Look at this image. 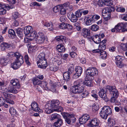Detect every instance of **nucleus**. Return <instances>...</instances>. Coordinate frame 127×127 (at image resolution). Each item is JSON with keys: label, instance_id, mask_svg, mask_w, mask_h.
<instances>
[{"label": "nucleus", "instance_id": "56", "mask_svg": "<svg viewBox=\"0 0 127 127\" xmlns=\"http://www.w3.org/2000/svg\"><path fill=\"white\" fill-rule=\"evenodd\" d=\"M116 10L118 12H124L125 11V8L122 7H118L116 9Z\"/></svg>", "mask_w": 127, "mask_h": 127}, {"label": "nucleus", "instance_id": "4", "mask_svg": "<svg viewBox=\"0 0 127 127\" xmlns=\"http://www.w3.org/2000/svg\"><path fill=\"white\" fill-rule=\"evenodd\" d=\"M85 73L87 75L86 76H89V77H90V80H93L94 76L97 75L98 71L96 68L91 67L87 69L86 70Z\"/></svg>", "mask_w": 127, "mask_h": 127}, {"label": "nucleus", "instance_id": "52", "mask_svg": "<svg viewBox=\"0 0 127 127\" xmlns=\"http://www.w3.org/2000/svg\"><path fill=\"white\" fill-rule=\"evenodd\" d=\"M16 111L13 107H11L9 109V112L11 115H15L16 114Z\"/></svg>", "mask_w": 127, "mask_h": 127}, {"label": "nucleus", "instance_id": "31", "mask_svg": "<svg viewBox=\"0 0 127 127\" xmlns=\"http://www.w3.org/2000/svg\"><path fill=\"white\" fill-rule=\"evenodd\" d=\"M48 83L46 81L41 82L40 86L44 90H49L50 89L47 86Z\"/></svg>", "mask_w": 127, "mask_h": 127}, {"label": "nucleus", "instance_id": "57", "mask_svg": "<svg viewBox=\"0 0 127 127\" xmlns=\"http://www.w3.org/2000/svg\"><path fill=\"white\" fill-rule=\"evenodd\" d=\"M118 27V24L115 27V28L112 29L111 30L112 32H119V29L117 28V27Z\"/></svg>", "mask_w": 127, "mask_h": 127}, {"label": "nucleus", "instance_id": "44", "mask_svg": "<svg viewBox=\"0 0 127 127\" xmlns=\"http://www.w3.org/2000/svg\"><path fill=\"white\" fill-rule=\"evenodd\" d=\"M33 83L34 85H40L41 83V81L37 79H34L33 80Z\"/></svg>", "mask_w": 127, "mask_h": 127}, {"label": "nucleus", "instance_id": "24", "mask_svg": "<svg viewBox=\"0 0 127 127\" xmlns=\"http://www.w3.org/2000/svg\"><path fill=\"white\" fill-rule=\"evenodd\" d=\"M99 123V120L96 118L92 119L90 123L92 127L96 126L98 125Z\"/></svg>", "mask_w": 127, "mask_h": 127}, {"label": "nucleus", "instance_id": "58", "mask_svg": "<svg viewBox=\"0 0 127 127\" xmlns=\"http://www.w3.org/2000/svg\"><path fill=\"white\" fill-rule=\"evenodd\" d=\"M4 7H2L0 9V15H4L6 12V10L4 8Z\"/></svg>", "mask_w": 127, "mask_h": 127}, {"label": "nucleus", "instance_id": "63", "mask_svg": "<svg viewBox=\"0 0 127 127\" xmlns=\"http://www.w3.org/2000/svg\"><path fill=\"white\" fill-rule=\"evenodd\" d=\"M116 64L118 67L122 68L123 66V65L122 62H116Z\"/></svg>", "mask_w": 127, "mask_h": 127}, {"label": "nucleus", "instance_id": "25", "mask_svg": "<svg viewBox=\"0 0 127 127\" xmlns=\"http://www.w3.org/2000/svg\"><path fill=\"white\" fill-rule=\"evenodd\" d=\"M96 43L98 44L100 42L101 39L98 34H96L92 36L91 39Z\"/></svg>", "mask_w": 127, "mask_h": 127}, {"label": "nucleus", "instance_id": "23", "mask_svg": "<svg viewBox=\"0 0 127 127\" xmlns=\"http://www.w3.org/2000/svg\"><path fill=\"white\" fill-rule=\"evenodd\" d=\"M90 77L89 76H86L84 81V85L89 87H91L92 86V81L93 80H90Z\"/></svg>", "mask_w": 127, "mask_h": 127}, {"label": "nucleus", "instance_id": "18", "mask_svg": "<svg viewBox=\"0 0 127 127\" xmlns=\"http://www.w3.org/2000/svg\"><path fill=\"white\" fill-rule=\"evenodd\" d=\"M84 81L82 79H79L75 81L73 83V86H84Z\"/></svg>", "mask_w": 127, "mask_h": 127}, {"label": "nucleus", "instance_id": "43", "mask_svg": "<svg viewBox=\"0 0 127 127\" xmlns=\"http://www.w3.org/2000/svg\"><path fill=\"white\" fill-rule=\"evenodd\" d=\"M0 7H4V8L8 10H9L10 8H13L11 7L10 6L8 5L7 4H2V3H0Z\"/></svg>", "mask_w": 127, "mask_h": 127}, {"label": "nucleus", "instance_id": "2", "mask_svg": "<svg viewBox=\"0 0 127 127\" xmlns=\"http://www.w3.org/2000/svg\"><path fill=\"white\" fill-rule=\"evenodd\" d=\"M61 114L65 119L66 123L67 124L72 125L75 122L76 119L73 114L66 112H62Z\"/></svg>", "mask_w": 127, "mask_h": 127}, {"label": "nucleus", "instance_id": "45", "mask_svg": "<svg viewBox=\"0 0 127 127\" xmlns=\"http://www.w3.org/2000/svg\"><path fill=\"white\" fill-rule=\"evenodd\" d=\"M67 25V23L63 22L62 23L60 24L59 25V27L61 29H65L66 28Z\"/></svg>", "mask_w": 127, "mask_h": 127}, {"label": "nucleus", "instance_id": "14", "mask_svg": "<svg viewBox=\"0 0 127 127\" xmlns=\"http://www.w3.org/2000/svg\"><path fill=\"white\" fill-rule=\"evenodd\" d=\"M82 35L85 38L91 39L92 37V35L90 32L89 30L86 28H83L82 30Z\"/></svg>", "mask_w": 127, "mask_h": 127}, {"label": "nucleus", "instance_id": "21", "mask_svg": "<svg viewBox=\"0 0 127 127\" xmlns=\"http://www.w3.org/2000/svg\"><path fill=\"white\" fill-rule=\"evenodd\" d=\"M10 44L8 43L3 42L0 45V49L2 51H5L10 47Z\"/></svg>", "mask_w": 127, "mask_h": 127}, {"label": "nucleus", "instance_id": "20", "mask_svg": "<svg viewBox=\"0 0 127 127\" xmlns=\"http://www.w3.org/2000/svg\"><path fill=\"white\" fill-rule=\"evenodd\" d=\"M43 23L42 24L43 25L46 27L47 28L50 30L51 31L53 29L54 26L52 22H49L45 21L43 22Z\"/></svg>", "mask_w": 127, "mask_h": 127}, {"label": "nucleus", "instance_id": "30", "mask_svg": "<svg viewBox=\"0 0 127 127\" xmlns=\"http://www.w3.org/2000/svg\"><path fill=\"white\" fill-rule=\"evenodd\" d=\"M17 88L16 86H9L8 87V90L9 91V93L15 94L17 93L18 92V90L16 89Z\"/></svg>", "mask_w": 127, "mask_h": 127}, {"label": "nucleus", "instance_id": "3", "mask_svg": "<svg viewBox=\"0 0 127 127\" xmlns=\"http://www.w3.org/2000/svg\"><path fill=\"white\" fill-rule=\"evenodd\" d=\"M112 113V109L108 106H104L102 108L100 113V116L102 119H106L108 115Z\"/></svg>", "mask_w": 127, "mask_h": 127}, {"label": "nucleus", "instance_id": "34", "mask_svg": "<svg viewBox=\"0 0 127 127\" xmlns=\"http://www.w3.org/2000/svg\"><path fill=\"white\" fill-rule=\"evenodd\" d=\"M18 36L20 38L22 37L23 36V29L20 28H18L15 29Z\"/></svg>", "mask_w": 127, "mask_h": 127}, {"label": "nucleus", "instance_id": "10", "mask_svg": "<svg viewBox=\"0 0 127 127\" xmlns=\"http://www.w3.org/2000/svg\"><path fill=\"white\" fill-rule=\"evenodd\" d=\"M38 67L42 69H45L47 66V63L46 59L39 60L37 62Z\"/></svg>", "mask_w": 127, "mask_h": 127}, {"label": "nucleus", "instance_id": "33", "mask_svg": "<svg viewBox=\"0 0 127 127\" xmlns=\"http://www.w3.org/2000/svg\"><path fill=\"white\" fill-rule=\"evenodd\" d=\"M8 35L9 37L14 38L16 36V33L15 31L12 29H10L8 31Z\"/></svg>", "mask_w": 127, "mask_h": 127}, {"label": "nucleus", "instance_id": "32", "mask_svg": "<svg viewBox=\"0 0 127 127\" xmlns=\"http://www.w3.org/2000/svg\"><path fill=\"white\" fill-rule=\"evenodd\" d=\"M10 83L12 85V86L17 87V89L19 88L20 87V84L18 83V81L17 79L11 80Z\"/></svg>", "mask_w": 127, "mask_h": 127}, {"label": "nucleus", "instance_id": "13", "mask_svg": "<svg viewBox=\"0 0 127 127\" xmlns=\"http://www.w3.org/2000/svg\"><path fill=\"white\" fill-rule=\"evenodd\" d=\"M89 115L87 114H85L82 116L79 119L80 123L83 124L86 123L90 119Z\"/></svg>", "mask_w": 127, "mask_h": 127}, {"label": "nucleus", "instance_id": "6", "mask_svg": "<svg viewBox=\"0 0 127 127\" xmlns=\"http://www.w3.org/2000/svg\"><path fill=\"white\" fill-rule=\"evenodd\" d=\"M108 86H107L105 88L100 89V91L99 92V96L106 102H107L109 101L106 93L107 91V90H108L107 88Z\"/></svg>", "mask_w": 127, "mask_h": 127}, {"label": "nucleus", "instance_id": "19", "mask_svg": "<svg viewBox=\"0 0 127 127\" xmlns=\"http://www.w3.org/2000/svg\"><path fill=\"white\" fill-rule=\"evenodd\" d=\"M9 61L8 57L2 58L0 59V64L2 66L6 65Z\"/></svg>", "mask_w": 127, "mask_h": 127}, {"label": "nucleus", "instance_id": "40", "mask_svg": "<svg viewBox=\"0 0 127 127\" xmlns=\"http://www.w3.org/2000/svg\"><path fill=\"white\" fill-rule=\"evenodd\" d=\"M99 29L98 26L96 24L93 25L91 26V29L92 31H96L98 30Z\"/></svg>", "mask_w": 127, "mask_h": 127}, {"label": "nucleus", "instance_id": "11", "mask_svg": "<svg viewBox=\"0 0 127 127\" xmlns=\"http://www.w3.org/2000/svg\"><path fill=\"white\" fill-rule=\"evenodd\" d=\"M84 86H73L72 89L73 93L79 94L83 92L84 90Z\"/></svg>", "mask_w": 127, "mask_h": 127}, {"label": "nucleus", "instance_id": "26", "mask_svg": "<svg viewBox=\"0 0 127 127\" xmlns=\"http://www.w3.org/2000/svg\"><path fill=\"white\" fill-rule=\"evenodd\" d=\"M70 74L68 72H65L63 74V76L64 80L65 81H69L70 79Z\"/></svg>", "mask_w": 127, "mask_h": 127}, {"label": "nucleus", "instance_id": "41", "mask_svg": "<svg viewBox=\"0 0 127 127\" xmlns=\"http://www.w3.org/2000/svg\"><path fill=\"white\" fill-rule=\"evenodd\" d=\"M45 54L44 52H42L40 53L38 56L39 60H43L46 59L45 58Z\"/></svg>", "mask_w": 127, "mask_h": 127}, {"label": "nucleus", "instance_id": "64", "mask_svg": "<svg viewBox=\"0 0 127 127\" xmlns=\"http://www.w3.org/2000/svg\"><path fill=\"white\" fill-rule=\"evenodd\" d=\"M99 48H101V50H104L106 48V45L104 44H100L99 45Z\"/></svg>", "mask_w": 127, "mask_h": 127}, {"label": "nucleus", "instance_id": "49", "mask_svg": "<svg viewBox=\"0 0 127 127\" xmlns=\"http://www.w3.org/2000/svg\"><path fill=\"white\" fill-rule=\"evenodd\" d=\"M103 4L106 6H110L112 4V2L109 0H104Z\"/></svg>", "mask_w": 127, "mask_h": 127}, {"label": "nucleus", "instance_id": "22", "mask_svg": "<svg viewBox=\"0 0 127 127\" xmlns=\"http://www.w3.org/2000/svg\"><path fill=\"white\" fill-rule=\"evenodd\" d=\"M24 31L25 34L28 35L32 32V28L31 26H27L24 28Z\"/></svg>", "mask_w": 127, "mask_h": 127}, {"label": "nucleus", "instance_id": "61", "mask_svg": "<svg viewBox=\"0 0 127 127\" xmlns=\"http://www.w3.org/2000/svg\"><path fill=\"white\" fill-rule=\"evenodd\" d=\"M20 16V15L18 12H15L13 15V17L15 19L18 18Z\"/></svg>", "mask_w": 127, "mask_h": 127}, {"label": "nucleus", "instance_id": "38", "mask_svg": "<svg viewBox=\"0 0 127 127\" xmlns=\"http://www.w3.org/2000/svg\"><path fill=\"white\" fill-rule=\"evenodd\" d=\"M86 20V23L87 25H90L92 24V23L93 22L92 21L91 18H88L85 16V18L84 19V20Z\"/></svg>", "mask_w": 127, "mask_h": 127}, {"label": "nucleus", "instance_id": "36", "mask_svg": "<svg viewBox=\"0 0 127 127\" xmlns=\"http://www.w3.org/2000/svg\"><path fill=\"white\" fill-rule=\"evenodd\" d=\"M108 125L109 126L111 127L114 126L115 124V122L113 119L109 118L108 120Z\"/></svg>", "mask_w": 127, "mask_h": 127}, {"label": "nucleus", "instance_id": "46", "mask_svg": "<svg viewBox=\"0 0 127 127\" xmlns=\"http://www.w3.org/2000/svg\"><path fill=\"white\" fill-rule=\"evenodd\" d=\"M38 33L37 34L36 32L35 31H33L30 34V36L33 38H36L38 37Z\"/></svg>", "mask_w": 127, "mask_h": 127}, {"label": "nucleus", "instance_id": "51", "mask_svg": "<svg viewBox=\"0 0 127 127\" xmlns=\"http://www.w3.org/2000/svg\"><path fill=\"white\" fill-rule=\"evenodd\" d=\"M121 48L123 50H127V43L126 44H121L120 45Z\"/></svg>", "mask_w": 127, "mask_h": 127}, {"label": "nucleus", "instance_id": "17", "mask_svg": "<svg viewBox=\"0 0 127 127\" xmlns=\"http://www.w3.org/2000/svg\"><path fill=\"white\" fill-rule=\"evenodd\" d=\"M31 106L32 110L35 112H40L42 111L38 107V104L35 102L32 103Z\"/></svg>", "mask_w": 127, "mask_h": 127}, {"label": "nucleus", "instance_id": "5", "mask_svg": "<svg viewBox=\"0 0 127 127\" xmlns=\"http://www.w3.org/2000/svg\"><path fill=\"white\" fill-rule=\"evenodd\" d=\"M50 104L47 103L45 106V111L47 114H49L54 112H61L63 111L62 107H59L58 109H52L50 106Z\"/></svg>", "mask_w": 127, "mask_h": 127}, {"label": "nucleus", "instance_id": "28", "mask_svg": "<svg viewBox=\"0 0 127 127\" xmlns=\"http://www.w3.org/2000/svg\"><path fill=\"white\" fill-rule=\"evenodd\" d=\"M14 56L16 58V59L15 60L24 62L23 57L21 56L19 52H16L15 53Z\"/></svg>", "mask_w": 127, "mask_h": 127}, {"label": "nucleus", "instance_id": "16", "mask_svg": "<svg viewBox=\"0 0 127 127\" xmlns=\"http://www.w3.org/2000/svg\"><path fill=\"white\" fill-rule=\"evenodd\" d=\"M60 104L59 100H52L50 104V106L52 109H58L59 107H61L58 106Z\"/></svg>", "mask_w": 127, "mask_h": 127}, {"label": "nucleus", "instance_id": "37", "mask_svg": "<svg viewBox=\"0 0 127 127\" xmlns=\"http://www.w3.org/2000/svg\"><path fill=\"white\" fill-rule=\"evenodd\" d=\"M75 71L77 74L81 75L82 72V69L80 66H78L76 67Z\"/></svg>", "mask_w": 127, "mask_h": 127}, {"label": "nucleus", "instance_id": "42", "mask_svg": "<svg viewBox=\"0 0 127 127\" xmlns=\"http://www.w3.org/2000/svg\"><path fill=\"white\" fill-rule=\"evenodd\" d=\"M60 13L61 15H64L66 13V9L65 8H64L63 7H60Z\"/></svg>", "mask_w": 127, "mask_h": 127}, {"label": "nucleus", "instance_id": "60", "mask_svg": "<svg viewBox=\"0 0 127 127\" xmlns=\"http://www.w3.org/2000/svg\"><path fill=\"white\" fill-rule=\"evenodd\" d=\"M115 60L116 62H122V57L119 55L115 57Z\"/></svg>", "mask_w": 127, "mask_h": 127}, {"label": "nucleus", "instance_id": "54", "mask_svg": "<svg viewBox=\"0 0 127 127\" xmlns=\"http://www.w3.org/2000/svg\"><path fill=\"white\" fill-rule=\"evenodd\" d=\"M74 67L73 65H72V66L69 68L68 71L66 72L71 74L74 71Z\"/></svg>", "mask_w": 127, "mask_h": 127}, {"label": "nucleus", "instance_id": "59", "mask_svg": "<svg viewBox=\"0 0 127 127\" xmlns=\"http://www.w3.org/2000/svg\"><path fill=\"white\" fill-rule=\"evenodd\" d=\"M5 101L7 103H9L11 104H13L14 103V102L13 100H11L7 98L5 99Z\"/></svg>", "mask_w": 127, "mask_h": 127}, {"label": "nucleus", "instance_id": "55", "mask_svg": "<svg viewBox=\"0 0 127 127\" xmlns=\"http://www.w3.org/2000/svg\"><path fill=\"white\" fill-rule=\"evenodd\" d=\"M58 114H52L51 116L50 119V120H53L55 119L58 118Z\"/></svg>", "mask_w": 127, "mask_h": 127}, {"label": "nucleus", "instance_id": "35", "mask_svg": "<svg viewBox=\"0 0 127 127\" xmlns=\"http://www.w3.org/2000/svg\"><path fill=\"white\" fill-rule=\"evenodd\" d=\"M63 121L61 119H59L54 124V126L56 127H60L63 124Z\"/></svg>", "mask_w": 127, "mask_h": 127}, {"label": "nucleus", "instance_id": "47", "mask_svg": "<svg viewBox=\"0 0 127 127\" xmlns=\"http://www.w3.org/2000/svg\"><path fill=\"white\" fill-rule=\"evenodd\" d=\"M29 50H30L32 52H34L35 51L36 48V46H32L30 45L29 46Z\"/></svg>", "mask_w": 127, "mask_h": 127}, {"label": "nucleus", "instance_id": "50", "mask_svg": "<svg viewBox=\"0 0 127 127\" xmlns=\"http://www.w3.org/2000/svg\"><path fill=\"white\" fill-rule=\"evenodd\" d=\"M91 95L93 97L95 98L97 100L98 98V95L96 94V91L95 90H93L92 92Z\"/></svg>", "mask_w": 127, "mask_h": 127}, {"label": "nucleus", "instance_id": "53", "mask_svg": "<svg viewBox=\"0 0 127 127\" xmlns=\"http://www.w3.org/2000/svg\"><path fill=\"white\" fill-rule=\"evenodd\" d=\"M60 6L59 5L53 8V11L55 13L58 12L60 9Z\"/></svg>", "mask_w": 127, "mask_h": 127}, {"label": "nucleus", "instance_id": "27", "mask_svg": "<svg viewBox=\"0 0 127 127\" xmlns=\"http://www.w3.org/2000/svg\"><path fill=\"white\" fill-rule=\"evenodd\" d=\"M65 37L63 35L58 36L56 37V40L57 41H60V44H64L65 42Z\"/></svg>", "mask_w": 127, "mask_h": 127}, {"label": "nucleus", "instance_id": "8", "mask_svg": "<svg viewBox=\"0 0 127 127\" xmlns=\"http://www.w3.org/2000/svg\"><path fill=\"white\" fill-rule=\"evenodd\" d=\"M108 10V7H106L103 9L102 11V16L106 21L109 19L110 17L111 13L109 12Z\"/></svg>", "mask_w": 127, "mask_h": 127}, {"label": "nucleus", "instance_id": "9", "mask_svg": "<svg viewBox=\"0 0 127 127\" xmlns=\"http://www.w3.org/2000/svg\"><path fill=\"white\" fill-rule=\"evenodd\" d=\"M117 28L119 30V32L127 31V23H120L118 24Z\"/></svg>", "mask_w": 127, "mask_h": 127}, {"label": "nucleus", "instance_id": "62", "mask_svg": "<svg viewBox=\"0 0 127 127\" xmlns=\"http://www.w3.org/2000/svg\"><path fill=\"white\" fill-rule=\"evenodd\" d=\"M104 0H99L97 4L100 7L104 5Z\"/></svg>", "mask_w": 127, "mask_h": 127}, {"label": "nucleus", "instance_id": "39", "mask_svg": "<svg viewBox=\"0 0 127 127\" xmlns=\"http://www.w3.org/2000/svg\"><path fill=\"white\" fill-rule=\"evenodd\" d=\"M83 9H79L76 11L75 12V15L77 18H79L81 17L82 14V10Z\"/></svg>", "mask_w": 127, "mask_h": 127}, {"label": "nucleus", "instance_id": "12", "mask_svg": "<svg viewBox=\"0 0 127 127\" xmlns=\"http://www.w3.org/2000/svg\"><path fill=\"white\" fill-rule=\"evenodd\" d=\"M24 62L15 60V61L11 64V67L14 69H17L21 66Z\"/></svg>", "mask_w": 127, "mask_h": 127}, {"label": "nucleus", "instance_id": "15", "mask_svg": "<svg viewBox=\"0 0 127 127\" xmlns=\"http://www.w3.org/2000/svg\"><path fill=\"white\" fill-rule=\"evenodd\" d=\"M67 16L68 18L72 22H75L78 20V18L72 12H70L67 14Z\"/></svg>", "mask_w": 127, "mask_h": 127}, {"label": "nucleus", "instance_id": "1", "mask_svg": "<svg viewBox=\"0 0 127 127\" xmlns=\"http://www.w3.org/2000/svg\"><path fill=\"white\" fill-rule=\"evenodd\" d=\"M116 88L114 86H108L107 88L112 95V97L110 100L111 102H115L119 95L118 92Z\"/></svg>", "mask_w": 127, "mask_h": 127}, {"label": "nucleus", "instance_id": "7", "mask_svg": "<svg viewBox=\"0 0 127 127\" xmlns=\"http://www.w3.org/2000/svg\"><path fill=\"white\" fill-rule=\"evenodd\" d=\"M38 37L36 38V41L38 44L43 43L45 39L44 34L41 32L38 33Z\"/></svg>", "mask_w": 127, "mask_h": 127}, {"label": "nucleus", "instance_id": "48", "mask_svg": "<svg viewBox=\"0 0 127 127\" xmlns=\"http://www.w3.org/2000/svg\"><path fill=\"white\" fill-rule=\"evenodd\" d=\"M92 20L93 22H94L96 20H97L100 18V16L96 15H95L92 16Z\"/></svg>", "mask_w": 127, "mask_h": 127}, {"label": "nucleus", "instance_id": "29", "mask_svg": "<svg viewBox=\"0 0 127 127\" xmlns=\"http://www.w3.org/2000/svg\"><path fill=\"white\" fill-rule=\"evenodd\" d=\"M63 44H60L58 45L56 49L60 52H63L65 51V48Z\"/></svg>", "mask_w": 127, "mask_h": 127}]
</instances>
